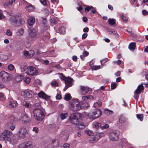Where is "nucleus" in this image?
<instances>
[{
    "label": "nucleus",
    "mask_w": 148,
    "mask_h": 148,
    "mask_svg": "<svg viewBox=\"0 0 148 148\" xmlns=\"http://www.w3.org/2000/svg\"><path fill=\"white\" fill-rule=\"evenodd\" d=\"M23 105L27 108H29L30 104L27 101H25L23 103Z\"/></svg>",
    "instance_id": "obj_46"
},
{
    "label": "nucleus",
    "mask_w": 148,
    "mask_h": 148,
    "mask_svg": "<svg viewBox=\"0 0 148 148\" xmlns=\"http://www.w3.org/2000/svg\"><path fill=\"white\" fill-rule=\"evenodd\" d=\"M11 134L9 136L7 141L9 142L10 143L13 144L16 142V138L15 136L12 134L11 132Z\"/></svg>",
    "instance_id": "obj_16"
},
{
    "label": "nucleus",
    "mask_w": 148,
    "mask_h": 148,
    "mask_svg": "<svg viewBox=\"0 0 148 148\" xmlns=\"http://www.w3.org/2000/svg\"><path fill=\"white\" fill-rule=\"evenodd\" d=\"M109 33L110 34L114 35L116 33V31L112 30L111 29H109L108 30Z\"/></svg>",
    "instance_id": "obj_42"
},
{
    "label": "nucleus",
    "mask_w": 148,
    "mask_h": 148,
    "mask_svg": "<svg viewBox=\"0 0 148 148\" xmlns=\"http://www.w3.org/2000/svg\"><path fill=\"white\" fill-rule=\"evenodd\" d=\"M58 30L60 33L64 34L66 32V29L65 27L64 26L61 27L58 29Z\"/></svg>",
    "instance_id": "obj_27"
},
{
    "label": "nucleus",
    "mask_w": 148,
    "mask_h": 148,
    "mask_svg": "<svg viewBox=\"0 0 148 148\" xmlns=\"http://www.w3.org/2000/svg\"><path fill=\"white\" fill-rule=\"evenodd\" d=\"M40 2L44 5H46L47 4V2L46 0H40Z\"/></svg>",
    "instance_id": "obj_57"
},
{
    "label": "nucleus",
    "mask_w": 148,
    "mask_h": 148,
    "mask_svg": "<svg viewBox=\"0 0 148 148\" xmlns=\"http://www.w3.org/2000/svg\"><path fill=\"white\" fill-rule=\"evenodd\" d=\"M23 78V77L20 74H18L15 77V79L17 82H19L22 81Z\"/></svg>",
    "instance_id": "obj_22"
},
{
    "label": "nucleus",
    "mask_w": 148,
    "mask_h": 148,
    "mask_svg": "<svg viewBox=\"0 0 148 148\" xmlns=\"http://www.w3.org/2000/svg\"><path fill=\"white\" fill-rule=\"evenodd\" d=\"M109 127V125L108 124H106L104 125L101 126L100 128L102 130L106 129L108 128Z\"/></svg>",
    "instance_id": "obj_48"
},
{
    "label": "nucleus",
    "mask_w": 148,
    "mask_h": 148,
    "mask_svg": "<svg viewBox=\"0 0 148 148\" xmlns=\"http://www.w3.org/2000/svg\"><path fill=\"white\" fill-rule=\"evenodd\" d=\"M91 8H92V6L89 7L88 6L85 8V10L86 12H88L89 10Z\"/></svg>",
    "instance_id": "obj_56"
},
{
    "label": "nucleus",
    "mask_w": 148,
    "mask_h": 148,
    "mask_svg": "<svg viewBox=\"0 0 148 148\" xmlns=\"http://www.w3.org/2000/svg\"><path fill=\"white\" fill-rule=\"evenodd\" d=\"M71 97L70 94L69 93H67L65 95L64 99L66 101H68L71 99Z\"/></svg>",
    "instance_id": "obj_37"
},
{
    "label": "nucleus",
    "mask_w": 148,
    "mask_h": 148,
    "mask_svg": "<svg viewBox=\"0 0 148 148\" xmlns=\"http://www.w3.org/2000/svg\"><path fill=\"white\" fill-rule=\"evenodd\" d=\"M50 38L49 34L47 32L45 35H44L42 37V39L44 40H47L49 39Z\"/></svg>",
    "instance_id": "obj_36"
},
{
    "label": "nucleus",
    "mask_w": 148,
    "mask_h": 148,
    "mask_svg": "<svg viewBox=\"0 0 148 148\" xmlns=\"http://www.w3.org/2000/svg\"><path fill=\"white\" fill-rule=\"evenodd\" d=\"M42 20H43L42 23L41 24V26L43 27H47V20L46 18H42Z\"/></svg>",
    "instance_id": "obj_29"
},
{
    "label": "nucleus",
    "mask_w": 148,
    "mask_h": 148,
    "mask_svg": "<svg viewBox=\"0 0 148 148\" xmlns=\"http://www.w3.org/2000/svg\"><path fill=\"white\" fill-rule=\"evenodd\" d=\"M102 103L101 101H98L95 103L94 106L95 107H100L101 106Z\"/></svg>",
    "instance_id": "obj_43"
},
{
    "label": "nucleus",
    "mask_w": 148,
    "mask_h": 148,
    "mask_svg": "<svg viewBox=\"0 0 148 148\" xmlns=\"http://www.w3.org/2000/svg\"><path fill=\"white\" fill-rule=\"evenodd\" d=\"M35 18L34 17H30L27 20V23L29 26L32 25L35 23Z\"/></svg>",
    "instance_id": "obj_19"
},
{
    "label": "nucleus",
    "mask_w": 148,
    "mask_h": 148,
    "mask_svg": "<svg viewBox=\"0 0 148 148\" xmlns=\"http://www.w3.org/2000/svg\"><path fill=\"white\" fill-rule=\"evenodd\" d=\"M89 106L88 104L83 103L77 99H75L69 103V109L72 111L75 112L80 110L82 107L84 108Z\"/></svg>",
    "instance_id": "obj_1"
},
{
    "label": "nucleus",
    "mask_w": 148,
    "mask_h": 148,
    "mask_svg": "<svg viewBox=\"0 0 148 148\" xmlns=\"http://www.w3.org/2000/svg\"><path fill=\"white\" fill-rule=\"evenodd\" d=\"M102 112L100 110H95V111L88 114V116L89 119H94L100 116Z\"/></svg>",
    "instance_id": "obj_6"
},
{
    "label": "nucleus",
    "mask_w": 148,
    "mask_h": 148,
    "mask_svg": "<svg viewBox=\"0 0 148 148\" xmlns=\"http://www.w3.org/2000/svg\"><path fill=\"white\" fill-rule=\"evenodd\" d=\"M10 131L5 130L0 134V140L2 141H7L9 136L11 134Z\"/></svg>",
    "instance_id": "obj_8"
},
{
    "label": "nucleus",
    "mask_w": 148,
    "mask_h": 148,
    "mask_svg": "<svg viewBox=\"0 0 148 148\" xmlns=\"http://www.w3.org/2000/svg\"><path fill=\"white\" fill-rule=\"evenodd\" d=\"M25 9L28 12H30L32 11L33 10L34 8L32 5H29L26 6L25 7Z\"/></svg>",
    "instance_id": "obj_31"
},
{
    "label": "nucleus",
    "mask_w": 148,
    "mask_h": 148,
    "mask_svg": "<svg viewBox=\"0 0 148 148\" xmlns=\"http://www.w3.org/2000/svg\"><path fill=\"white\" fill-rule=\"evenodd\" d=\"M90 88L88 87H84L82 86H80L81 93L82 95L86 94L90 90Z\"/></svg>",
    "instance_id": "obj_17"
},
{
    "label": "nucleus",
    "mask_w": 148,
    "mask_h": 148,
    "mask_svg": "<svg viewBox=\"0 0 148 148\" xmlns=\"http://www.w3.org/2000/svg\"><path fill=\"white\" fill-rule=\"evenodd\" d=\"M136 47V44L135 42H132L129 45V48L130 50L135 49Z\"/></svg>",
    "instance_id": "obj_25"
},
{
    "label": "nucleus",
    "mask_w": 148,
    "mask_h": 148,
    "mask_svg": "<svg viewBox=\"0 0 148 148\" xmlns=\"http://www.w3.org/2000/svg\"><path fill=\"white\" fill-rule=\"evenodd\" d=\"M10 127V128L11 130H13L15 128V125L13 124V125H9Z\"/></svg>",
    "instance_id": "obj_64"
},
{
    "label": "nucleus",
    "mask_w": 148,
    "mask_h": 148,
    "mask_svg": "<svg viewBox=\"0 0 148 148\" xmlns=\"http://www.w3.org/2000/svg\"><path fill=\"white\" fill-rule=\"evenodd\" d=\"M69 145L68 143L64 144L62 145L61 148H69Z\"/></svg>",
    "instance_id": "obj_49"
},
{
    "label": "nucleus",
    "mask_w": 148,
    "mask_h": 148,
    "mask_svg": "<svg viewBox=\"0 0 148 148\" xmlns=\"http://www.w3.org/2000/svg\"><path fill=\"white\" fill-rule=\"evenodd\" d=\"M0 77L4 81H9L12 78L11 75L4 71L0 72Z\"/></svg>",
    "instance_id": "obj_9"
},
{
    "label": "nucleus",
    "mask_w": 148,
    "mask_h": 148,
    "mask_svg": "<svg viewBox=\"0 0 148 148\" xmlns=\"http://www.w3.org/2000/svg\"><path fill=\"white\" fill-rule=\"evenodd\" d=\"M88 53L86 51H84L83 53V55H84V56H87L88 55Z\"/></svg>",
    "instance_id": "obj_60"
},
{
    "label": "nucleus",
    "mask_w": 148,
    "mask_h": 148,
    "mask_svg": "<svg viewBox=\"0 0 148 148\" xmlns=\"http://www.w3.org/2000/svg\"><path fill=\"white\" fill-rule=\"evenodd\" d=\"M14 68V66L12 64H10L8 66V69L10 71H12Z\"/></svg>",
    "instance_id": "obj_51"
},
{
    "label": "nucleus",
    "mask_w": 148,
    "mask_h": 148,
    "mask_svg": "<svg viewBox=\"0 0 148 148\" xmlns=\"http://www.w3.org/2000/svg\"><path fill=\"white\" fill-rule=\"evenodd\" d=\"M58 74L59 75V77L61 80L64 81L65 86L63 89L64 91L66 90L69 87L73 85V79L72 78L69 77H66L62 73H59Z\"/></svg>",
    "instance_id": "obj_2"
},
{
    "label": "nucleus",
    "mask_w": 148,
    "mask_h": 148,
    "mask_svg": "<svg viewBox=\"0 0 148 148\" xmlns=\"http://www.w3.org/2000/svg\"><path fill=\"white\" fill-rule=\"evenodd\" d=\"M10 21L11 24L14 26H19L25 23L24 20L21 18H16L12 16L10 18Z\"/></svg>",
    "instance_id": "obj_4"
},
{
    "label": "nucleus",
    "mask_w": 148,
    "mask_h": 148,
    "mask_svg": "<svg viewBox=\"0 0 148 148\" xmlns=\"http://www.w3.org/2000/svg\"><path fill=\"white\" fill-rule=\"evenodd\" d=\"M56 140H52V143L51 144H49L45 148H52L55 147H56L57 145V144L55 145L54 144L56 142Z\"/></svg>",
    "instance_id": "obj_21"
},
{
    "label": "nucleus",
    "mask_w": 148,
    "mask_h": 148,
    "mask_svg": "<svg viewBox=\"0 0 148 148\" xmlns=\"http://www.w3.org/2000/svg\"><path fill=\"white\" fill-rule=\"evenodd\" d=\"M51 21L52 23L55 24H56L57 23V21L55 18L51 19Z\"/></svg>",
    "instance_id": "obj_58"
},
{
    "label": "nucleus",
    "mask_w": 148,
    "mask_h": 148,
    "mask_svg": "<svg viewBox=\"0 0 148 148\" xmlns=\"http://www.w3.org/2000/svg\"><path fill=\"white\" fill-rule=\"evenodd\" d=\"M28 69L29 71L25 72V73L27 75H36L38 73V71L35 67L29 66L28 67Z\"/></svg>",
    "instance_id": "obj_11"
},
{
    "label": "nucleus",
    "mask_w": 148,
    "mask_h": 148,
    "mask_svg": "<svg viewBox=\"0 0 148 148\" xmlns=\"http://www.w3.org/2000/svg\"><path fill=\"white\" fill-rule=\"evenodd\" d=\"M68 116V114L67 113H62L60 115V118L62 120L66 119Z\"/></svg>",
    "instance_id": "obj_26"
},
{
    "label": "nucleus",
    "mask_w": 148,
    "mask_h": 148,
    "mask_svg": "<svg viewBox=\"0 0 148 148\" xmlns=\"http://www.w3.org/2000/svg\"><path fill=\"white\" fill-rule=\"evenodd\" d=\"M136 116L138 119H140L141 121L143 120V116L142 114H137Z\"/></svg>",
    "instance_id": "obj_44"
},
{
    "label": "nucleus",
    "mask_w": 148,
    "mask_h": 148,
    "mask_svg": "<svg viewBox=\"0 0 148 148\" xmlns=\"http://www.w3.org/2000/svg\"><path fill=\"white\" fill-rule=\"evenodd\" d=\"M99 139V137H98L97 134H95V136H92L91 138L92 140L95 142L97 141Z\"/></svg>",
    "instance_id": "obj_34"
},
{
    "label": "nucleus",
    "mask_w": 148,
    "mask_h": 148,
    "mask_svg": "<svg viewBox=\"0 0 148 148\" xmlns=\"http://www.w3.org/2000/svg\"><path fill=\"white\" fill-rule=\"evenodd\" d=\"M97 134L98 135V137H99V138L101 137L104 136L105 135V134L103 132L97 133Z\"/></svg>",
    "instance_id": "obj_47"
},
{
    "label": "nucleus",
    "mask_w": 148,
    "mask_h": 148,
    "mask_svg": "<svg viewBox=\"0 0 148 148\" xmlns=\"http://www.w3.org/2000/svg\"><path fill=\"white\" fill-rule=\"evenodd\" d=\"M88 36V34L87 33H84L83 34L82 36V39H84L86 38Z\"/></svg>",
    "instance_id": "obj_59"
},
{
    "label": "nucleus",
    "mask_w": 148,
    "mask_h": 148,
    "mask_svg": "<svg viewBox=\"0 0 148 148\" xmlns=\"http://www.w3.org/2000/svg\"><path fill=\"white\" fill-rule=\"evenodd\" d=\"M27 134L26 127L23 126L20 128L18 132V134L19 137L22 139L25 138Z\"/></svg>",
    "instance_id": "obj_7"
},
{
    "label": "nucleus",
    "mask_w": 148,
    "mask_h": 148,
    "mask_svg": "<svg viewBox=\"0 0 148 148\" xmlns=\"http://www.w3.org/2000/svg\"><path fill=\"white\" fill-rule=\"evenodd\" d=\"M108 21L109 24L112 25L116 24L115 20L114 18H109L108 19Z\"/></svg>",
    "instance_id": "obj_30"
},
{
    "label": "nucleus",
    "mask_w": 148,
    "mask_h": 148,
    "mask_svg": "<svg viewBox=\"0 0 148 148\" xmlns=\"http://www.w3.org/2000/svg\"><path fill=\"white\" fill-rule=\"evenodd\" d=\"M35 144L34 142L26 141L20 144L19 148H35Z\"/></svg>",
    "instance_id": "obj_5"
},
{
    "label": "nucleus",
    "mask_w": 148,
    "mask_h": 148,
    "mask_svg": "<svg viewBox=\"0 0 148 148\" xmlns=\"http://www.w3.org/2000/svg\"><path fill=\"white\" fill-rule=\"evenodd\" d=\"M10 121L9 122H8L9 125H12L14 124V119L13 117H12L10 118Z\"/></svg>",
    "instance_id": "obj_38"
},
{
    "label": "nucleus",
    "mask_w": 148,
    "mask_h": 148,
    "mask_svg": "<svg viewBox=\"0 0 148 148\" xmlns=\"http://www.w3.org/2000/svg\"><path fill=\"white\" fill-rule=\"evenodd\" d=\"M54 51L53 50H52L51 51L48 52V54H49L48 56H52V55L53 54V53L54 52Z\"/></svg>",
    "instance_id": "obj_61"
},
{
    "label": "nucleus",
    "mask_w": 148,
    "mask_h": 148,
    "mask_svg": "<svg viewBox=\"0 0 148 148\" xmlns=\"http://www.w3.org/2000/svg\"><path fill=\"white\" fill-rule=\"evenodd\" d=\"M108 60V59L106 58L100 60L101 64L102 65H104V64Z\"/></svg>",
    "instance_id": "obj_50"
},
{
    "label": "nucleus",
    "mask_w": 148,
    "mask_h": 148,
    "mask_svg": "<svg viewBox=\"0 0 148 148\" xmlns=\"http://www.w3.org/2000/svg\"><path fill=\"white\" fill-rule=\"evenodd\" d=\"M36 31L35 29H30L29 31V36L26 38V39L28 42H30L32 40L31 37H34L36 36Z\"/></svg>",
    "instance_id": "obj_13"
},
{
    "label": "nucleus",
    "mask_w": 148,
    "mask_h": 148,
    "mask_svg": "<svg viewBox=\"0 0 148 148\" xmlns=\"http://www.w3.org/2000/svg\"><path fill=\"white\" fill-rule=\"evenodd\" d=\"M15 1V0H11L10 2L5 3L4 4V5L5 7H6L10 5H11Z\"/></svg>",
    "instance_id": "obj_33"
},
{
    "label": "nucleus",
    "mask_w": 148,
    "mask_h": 148,
    "mask_svg": "<svg viewBox=\"0 0 148 148\" xmlns=\"http://www.w3.org/2000/svg\"><path fill=\"white\" fill-rule=\"evenodd\" d=\"M119 134L118 131L114 130L110 132L109 135L110 140L115 141L118 140Z\"/></svg>",
    "instance_id": "obj_10"
},
{
    "label": "nucleus",
    "mask_w": 148,
    "mask_h": 148,
    "mask_svg": "<svg viewBox=\"0 0 148 148\" xmlns=\"http://www.w3.org/2000/svg\"><path fill=\"white\" fill-rule=\"evenodd\" d=\"M85 132L89 136H93L94 135V133L92 131L86 130L85 131Z\"/></svg>",
    "instance_id": "obj_39"
},
{
    "label": "nucleus",
    "mask_w": 148,
    "mask_h": 148,
    "mask_svg": "<svg viewBox=\"0 0 148 148\" xmlns=\"http://www.w3.org/2000/svg\"><path fill=\"white\" fill-rule=\"evenodd\" d=\"M104 113L106 115H109L112 114L113 113V112L110 110H109L108 109H106L104 110Z\"/></svg>",
    "instance_id": "obj_32"
},
{
    "label": "nucleus",
    "mask_w": 148,
    "mask_h": 148,
    "mask_svg": "<svg viewBox=\"0 0 148 148\" xmlns=\"http://www.w3.org/2000/svg\"><path fill=\"white\" fill-rule=\"evenodd\" d=\"M32 92L31 91L25 90L21 93V95L25 98H30L32 97Z\"/></svg>",
    "instance_id": "obj_15"
},
{
    "label": "nucleus",
    "mask_w": 148,
    "mask_h": 148,
    "mask_svg": "<svg viewBox=\"0 0 148 148\" xmlns=\"http://www.w3.org/2000/svg\"><path fill=\"white\" fill-rule=\"evenodd\" d=\"M78 116H80L79 114L77 113H75L73 115V117H70L69 119L71 122L75 125H77L79 123L77 118Z\"/></svg>",
    "instance_id": "obj_14"
},
{
    "label": "nucleus",
    "mask_w": 148,
    "mask_h": 148,
    "mask_svg": "<svg viewBox=\"0 0 148 148\" xmlns=\"http://www.w3.org/2000/svg\"><path fill=\"white\" fill-rule=\"evenodd\" d=\"M30 120L29 118L28 117V116L27 114H24L22 116V121L24 123H27Z\"/></svg>",
    "instance_id": "obj_20"
},
{
    "label": "nucleus",
    "mask_w": 148,
    "mask_h": 148,
    "mask_svg": "<svg viewBox=\"0 0 148 148\" xmlns=\"http://www.w3.org/2000/svg\"><path fill=\"white\" fill-rule=\"evenodd\" d=\"M34 118L38 121H42L44 118V114L42 108H36L33 111Z\"/></svg>",
    "instance_id": "obj_3"
},
{
    "label": "nucleus",
    "mask_w": 148,
    "mask_h": 148,
    "mask_svg": "<svg viewBox=\"0 0 148 148\" xmlns=\"http://www.w3.org/2000/svg\"><path fill=\"white\" fill-rule=\"evenodd\" d=\"M94 97L91 95L84 96L82 97V99L83 101H87L89 99H93Z\"/></svg>",
    "instance_id": "obj_24"
},
{
    "label": "nucleus",
    "mask_w": 148,
    "mask_h": 148,
    "mask_svg": "<svg viewBox=\"0 0 148 148\" xmlns=\"http://www.w3.org/2000/svg\"><path fill=\"white\" fill-rule=\"evenodd\" d=\"M38 96L39 97L45 99L46 100H48L49 99V97L42 91L39 92L38 94Z\"/></svg>",
    "instance_id": "obj_18"
},
{
    "label": "nucleus",
    "mask_w": 148,
    "mask_h": 148,
    "mask_svg": "<svg viewBox=\"0 0 148 148\" xmlns=\"http://www.w3.org/2000/svg\"><path fill=\"white\" fill-rule=\"evenodd\" d=\"M34 53V52L33 50H31L29 52V55L30 57L33 56Z\"/></svg>",
    "instance_id": "obj_55"
},
{
    "label": "nucleus",
    "mask_w": 148,
    "mask_h": 148,
    "mask_svg": "<svg viewBox=\"0 0 148 148\" xmlns=\"http://www.w3.org/2000/svg\"><path fill=\"white\" fill-rule=\"evenodd\" d=\"M126 120L125 118L123 116H121L119 119V121L121 123L125 122Z\"/></svg>",
    "instance_id": "obj_41"
},
{
    "label": "nucleus",
    "mask_w": 148,
    "mask_h": 148,
    "mask_svg": "<svg viewBox=\"0 0 148 148\" xmlns=\"http://www.w3.org/2000/svg\"><path fill=\"white\" fill-rule=\"evenodd\" d=\"M77 125V127L79 129H83L85 127V125L83 123H79Z\"/></svg>",
    "instance_id": "obj_35"
},
{
    "label": "nucleus",
    "mask_w": 148,
    "mask_h": 148,
    "mask_svg": "<svg viewBox=\"0 0 148 148\" xmlns=\"http://www.w3.org/2000/svg\"><path fill=\"white\" fill-rule=\"evenodd\" d=\"M142 13L143 15H148V12L145 10H143L142 11Z\"/></svg>",
    "instance_id": "obj_63"
},
{
    "label": "nucleus",
    "mask_w": 148,
    "mask_h": 148,
    "mask_svg": "<svg viewBox=\"0 0 148 148\" xmlns=\"http://www.w3.org/2000/svg\"><path fill=\"white\" fill-rule=\"evenodd\" d=\"M30 78L29 77H26L24 81L25 83L27 84H29L30 81Z\"/></svg>",
    "instance_id": "obj_54"
},
{
    "label": "nucleus",
    "mask_w": 148,
    "mask_h": 148,
    "mask_svg": "<svg viewBox=\"0 0 148 148\" xmlns=\"http://www.w3.org/2000/svg\"><path fill=\"white\" fill-rule=\"evenodd\" d=\"M121 17L122 18V20L124 22H127L128 20L127 18L126 17L123 16V15L121 16Z\"/></svg>",
    "instance_id": "obj_52"
},
{
    "label": "nucleus",
    "mask_w": 148,
    "mask_h": 148,
    "mask_svg": "<svg viewBox=\"0 0 148 148\" xmlns=\"http://www.w3.org/2000/svg\"><path fill=\"white\" fill-rule=\"evenodd\" d=\"M6 34L8 36H10L12 35V33L10 30H8L6 32Z\"/></svg>",
    "instance_id": "obj_62"
},
{
    "label": "nucleus",
    "mask_w": 148,
    "mask_h": 148,
    "mask_svg": "<svg viewBox=\"0 0 148 148\" xmlns=\"http://www.w3.org/2000/svg\"><path fill=\"white\" fill-rule=\"evenodd\" d=\"M117 86V84L115 82H112L111 85V89H114Z\"/></svg>",
    "instance_id": "obj_40"
},
{
    "label": "nucleus",
    "mask_w": 148,
    "mask_h": 148,
    "mask_svg": "<svg viewBox=\"0 0 148 148\" xmlns=\"http://www.w3.org/2000/svg\"><path fill=\"white\" fill-rule=\"evenodd\" d=\"M51 85L53 86H58V84L56 81H54L51 83Z\"/></svg>",
    "instance_id": "obj_53"
},
{
    "label": "nucleus",
    "mask_w": 148,
    "mask_h": 148,
    "mask_svg": "<svg viewBox=\"0 0 148 148\" xmlns=\"http://www.w3.org/2000/svg\"><path fill=\"white\" fill-rule=\"evenodd\" d=\"M144 89L142 83L141 84L139 85L137 87L136 89L134 92V98L136 100H138L139 97V94L140 93L142 90Z\"/></svg>",
    "instance_id": "obj_12"
},
{
    "label": "nucleus",
    "mask_w": 148,
    "mask_h": 148,
    "mask_svg": "<svg viewBox=\"0 0 148 148\" xmlns=\"http://www.w3.org/2000/svg\"><path fill=\"white\" fill-rule=\"evenodd\" d=\"M92 125L94 127L97 128L101 127V124L97 122H95L93 123Z\"/></svg>",
    "instance_id": "obj_28"
},
{
    "label": "nucleus",
    "mask_w": 148,
    "mask_h": 148,
    "mask_svg": "<svg viewBox=\"0 0 148 148\" xmlns=\"http://www.w3.org/2000/svg\"><path fill=\"white\" fill-rule=\"evenodd\" d=\"M9 106L10 108H14L17 105V103L16 101H13L9 102Z\"/></svg>",
    "instance_id": "obj_23"
},
{
    "label": "nucleus",
    "mask_w": 148,
    "mask_h": 148,
    "mask_svg": "<svg viewBox=\"0 0 148 148\" xmlns=\"http://www.w3.org/2000/svg\"><path fill=\"white\" fill-rule=\"evenodd\" d=\"M18 34L17 35L18 36H20L23 35L24 33L23 30L22 29H20L18 31Z\"/></svg>",
    "instance_id": "obj_45"
}]
</instances>
